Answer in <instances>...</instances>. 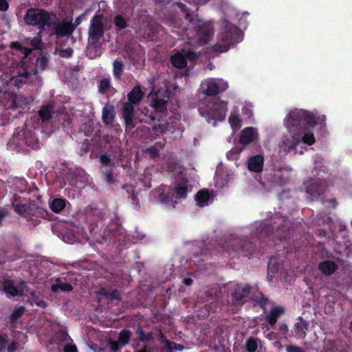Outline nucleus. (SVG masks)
Segmentation results:
<instances>
[{"label": "nucleus", "instance_id": "obj_1", "mask_svg": "<svg viewBox=\"0 0 352 352\" xmlns=\"http://www.w3.org/2000/svg\"><path fill=\"white\" fill-rule=\"evenodd\" d=\"M325 115H316L314 111L303 109L291 110L284 120V125L294 134L285 136L279 147L285 152L295 151L302 154L305 148L302 144L311 146L316 142L314 129L319 126L321 129L326 127Z\"/></svg>", "mask_w": 352, "mask_h": 352}, {"label": "nucleus", "instance_id": "obj_2", "mask_svg": "<svg viewBox=\"0 0 352 352\" xmlns=\"http://www.w3.org/2000/svg\"><path fill=\"white\" fill-rule=\"evenodd\" d=\"M177 8L184 16L183 23H186V36L189 40L188 45L197 47L208 44L213 38V25L210 21H202L197 18L194 12H190L186 6L182 3L177 5Z\"/></svg>", "mask_w": 352, "mask_h": 352}, {"label": "nucleus", "instance_id": "obj_3", "mask_svg": "<svg viewBox=\"0 0 352 352\" xmlns=\"http://www.w3.org/2000/svg\"><path fill=\"white\" fill-rule=\"evenodd\" d=\"M29 75L28 68L25 67V63L21 61L13 69L10 77L7 74L1 76L3 83L0 87V100L6 108L18 107L16 90L26 82Z\"/></svg>", "mask_w": 352, "mask_h": 352}, {"label": "nucleus", "instance_id": "obj_4", "mask_svg": "<svg viewBox=\"0 0 352 352\" xmlns=\"http://www.w3.org/2000/svg\"><path fill=\"white\" fill-rule=\"evenodd\" d=\"M243 38V32L237 27L227 19H223L217 34V43L212 47V51L217 54L226 52Z\"/></svg>", "mask_w": 352, "mask_h": 352}, {"label": "nucleus", "instance_id": "obj_5", "mask_svg": "<svg viewBox=\"0 0 352 352\" xmlns=\"http://www.w3.org/2000/svg\"><path fill=\"white\" fill-rule=\"evenodd\" d=\"M226 111L227 102L219 98H206L199 104V114L212 125H215L217 121L223 120Z\"/></svg>", "mask_w": 352, "mask_h": 352}, {"label": "nucleus", "instance_id": "obj_6", "mask_svg": "<svg viewBox=\"0 0 352 352\" xmlns=\"http://www.w3.org/2000/svg\"><path fill=\"white\" fill-rule=\"evenodd\" d=\"M191 190L187 181L182 180L177 183L173 189L162 186L156 190L155 197L163 204L176 207L177 204L186 199L188 192Z\"/></svg>", "mask_w": 352, "mask_h": 352}, {"label": "nucleus", "instance_id": "obj_7", "mask_svg": "<svg viewBox=\"0 0 352 352\" xmlns=\"http://www.w3.org/2000/svg\"><path fill=\"white\" fill-rule=\"evenodd\" d=\"M144 96L143 91L139 87H135L128 94L129 102L124 104L122 109V115L126 124L128 127L132 128L135 124V120L133 118V105L138 103Z\"/></svg>", "mask_w": 352, "mask_h": 352}, {"label": "nucleus", "instance_id": "obj_8", "mask_svg": "<svg viewBox=\"0 0 352 352\" xmlns=\"http://www.w3.org/2000/svg\"><path fill=\"white\" fill-rule=\"evenodd\" d=\"M54 16L43 10L32 8L27 11L25 22L28 25H38L40 28L50 25Z\"/></svg>", "mask_w": 352, "mask_h": 352}, {"label": "nucleus", "instance_id": "obj_9", "mask_svg": "<svg viewBox=\"0 0 352 352\" xmlns=\"http://www.w3.org/2000/svg\"><path fill=\"white\" fill-rule=\"evenodd\" d=\"M228 87V82L222 78H208L201 85L203 93L207 96H216L225 91Z\"/></svg>", "mask_w": 352, "mask_h": 352}, {"label": "nucleus", "instance_id": "obj_10", "mask_svg": "<svg viewBox=\"0 0 352 352\" xmlns=\"http://www.w3.org/2000/svg\"><path fill=\"white\" fill-rule=\"evenodd\" d=\"M169 89L168 86H166V90L155 91V89H153L150 93L149 99L156 113H164L166 111V104L169 98L167 91Z\"/></svg>", "mask_w": 352, "mask_h": 352}, {"label": "nucleus", "instance_id": "obj_11", "mask_svg": "<svg viewBox=\"0 0 352 352\" xmlns=\"http://www.w3.org/2000/svg\"><path fill=\"white\" fill-rule=\"evenodd\" d=\"M197 53L188 47H185L176 52L171 56L170 61L173 65L177 68H184L187 60H194L197 58Z\"/></svg>", "mask_w": 352, "mask_h": 352}, {"label": "nucleus", "instance_id": "obj_12", "mask_svg": "<svg viewBox=\"0 0 352 352\" xmlns=\"http://www.w3.org/2000/svg\"><path fill=\"white\" fill-rule=\"evenodd\" d=\"M13 144H16L17 146L22 148L23 144H28L33 148L38 147L35 138L31 131L21 130L17 135H14L13 138V143L9 142L8 146L10 149L12 148Z\"/></svg>", "mask_w": 352, "mask_h": 352}, {"label": "nucleus", "instance_id": "obj_13", "mask_svg": "<svg viewBox=\"0 0 352 352\" xmlns=\"http://www.w3.org/2000/svg\"><path fill=\"white\" fill-rule=\"evenodd\" d=\"M63 240L67 243H82L84 241L87 240V235L83 228L74 226L72 230H67L63 234Z\"/></svg>", "mask_w": 352, "mask_h": 352}, {"label": "nucleus", "instance_id": "obj_14", "mask_svg": "<svg viewBox=\"0 0 352 352\" xmlns=\"http://www.w3.org/2000/svg\"><path fill=\"white\" fill-rule=\"evenodd\" d=\"M326 189L327 186L324 182L318 179H310L304 184V190L305 192L314 197L319 196L320 194L323 193Z\"/></svg>", "mask_w": 352, "mask_h": 352}, {"label": "nucleus", "instance_id": "obj_15", "mask_svg": "<svg viewBox=\"0 0 352 352\" xmlns=\"http://www.w3.org/2000/svg\"><path fill=\"white\" fill-rule=\"evenodd\" d=\"M258 129L253 126H248L244 128L240 133L239 142L246 146L250 143L254 142L258 139Z\"/></svg>", "mask_w": 352, "mask_h": 352}, {"label": "nucleus", "instance_id": "obj_16", "mask_svg": "<svg viewBox=\"0 0 352 352\" xmlns=\"http://www.w3.org/2000/svg\"><path fill=\"white\" fill-rule=\"evenodd\" d=\"M102 19V16L100 14H96L93 19L89 30V38L91 40L97 39L103 34Z\"/></svg>", "mask_w": 352, "mask_h": 352}, {"label": "nucleus", "instance_id": "obj_17", "mask_svg": "<svg viewBox=\"0 0 352 352\" xmlns=\"http://www.w3.org/2000/svg\"><path fill=\"white\" fill-rule=\"evenodd\" d=\"M177 122L175 120H170V121L168 123H160L157 127L156 126H154L152 128V130L150 131V136L152 139L155 140V135L160 136V135H163L164 133L166 131H169L170 133H173L175 131V127Z\"/></svg>", "mask_w": 352, "mask_h": 352}, {"label": "nucleus", "instance_id": "obj_18", "mask_svg": "<svg viewBox=\"0 0 352 352\" xmlns=\"http://www.w3.org/2000/svg\"><path fill=\"white\" fill-rule=\"evenodd\" d=\"M250 290V287L248 285L237 286L232 294L233 303L235 305L241 304L248 296Z\"/></svg>", "mask_w": 352, "mask_h": 352}, {"label": "nucleus", "instance_id": "obj_19", "mask_svg": "<svg viewBox=\"0 0 352 352\" xmlns=\"http://www.w3.org/2000/svg\"><path fill=\"white\" fill-rule=\"evenodd\" d=\"M130 337L131 333L127 330H124L120 333L118 341L114 342L109 340L108 341V346L112 351H116L128 342Z\"/></svg>", "mask_w": 352, "mask_h": 352}, {"label": "nucleus", "instance_id": "obj_20", "mask_svg": "<svg viewBox=\"0 0 352 352\" xmlns=\"http://www.w3.org/2000/svg\"><path fill=\"white\" fill-rule=\"evenodd\" d=\"M3 287L5 292L12 296H21L24 294V283H22L19 287H17L12 280H5L3 283Z\"/></svg>", "mask_w": 352, "mask_h": 352}, {"label": "nucleus", "instance_id": "obj_21", "mask_svg": "<svg viewBox=\"0 0 352 352\" xmlns=\"http://www.w3.org/2000/svg\"><path fill=\"white\" fill-rule=\"evenodd\" d=\"M231 179V176L224 171L221 166L218 167L216 175L214 176L215 186L221 188L228 185V182Z\"/></svg>", "mask_w": 352, "mask_h": 352}, {"label": "nucleus", "instance_id": "obj_22", "mask_svg": "<svg viewBox=\"0 0 352 352\" xmlns=\"http://www.w3.org/2000/svg\"><path fill=\"white\" fill-rule=\"evenodd\" d=\"M264 157L262 155H256L248 161V169L252 172L259 173L263 170Z\"/></svg>", "mask_w": 352, "mask_h": 352}, {"label": "nucleus", "instance_id": "obj_23", "mask_svg": "<svg viewBox=\"0 0 352 352\" xmlns=\"http://www.w3.org/2000/svg\"><path fill=\"white\" fill-rule=\"evenodd\" d=\"M197 205L199 207H204L212 203L213 200V195L208 190H200L195 197Z\"/></svg>", "mask_w": 352, "mask_h": 352}, {"label": "nucleus", "instance_id": "obj_24", "mask_svg": "<svg viewBox=\"0 0 352 352\" xmlns=\"http://www.w3.org/2000/svg\"><path fill=\"white\" fill-rule=\"evenodd\" d=\"M61 338V343L60 344L63 346L64 352H77L76 346L73 344L72 340L69 336L64 331L59 333Z\"/></svg>", "mask_w": 352, "mask_h": 352}, {"label": "nucleus", "instance_id": "obj_25", "mask_svg": "<svg viewBox=\"0 0 352 352\" xmlns=\"http://www.w3.org/2000/svg\"><path fill=\"white\" fill-rule=\"evenodd\" d=\"M75 26L70 21L63 22L58 24L56 27V34L59 36H69L72 34Z\"/></svg>", "mask_w": 352, "mask_h": 352}, {"label": "nucleus", "instance_id": "obj_26", "mask_svg": "<svg viewBox=\"0 0 352 352\" xmlns=\"http://www.w3.org/2000/svg\"><path fill=\"white\" fill-rule=\"evenodd\" d=\"M28 201L21 198H16L12 203L13 208L16 212L24 216L25 214L28 211L29 206L27 204Z\"/></svg>", "mask_w": 352, "mask_h": 352}, {"label": "nucleus", "instance_id": "obj_27", "mask_svg": "<svg viewBox=\"0 0 352 352\" xmlns=\"http://www.w3.org/2000/svg\"><path fill=\"white\" fill-rule=\"evenodd\" d=\"M284 312V309L281 307H274L270 311V314L267 316L269 323L273 325L276 323L278 317H279Z\"/></svg>", "mask_w": 352, "mask_h": 352}, {"label": "nucleus", "instance_id": "obj_28", "mask_svg": "<svg viewBox=\"0 0 352 352\" xmlns=\"http://www.w3.org/2000/svg\"><path fill=\"white\" fill-rule=\"evenodd\" d=\"M66 201L61 198H55L50 203L52 210L56 213L60 212L65 207Z\"/></svg>", "mask_w": 352, "mask_h": 352}, {"label": "nucleus", "instance_id": "obj_29", "mask_svg": "<svg viewBox=\"0 0 352 352\" xmlns=\"http://www.w3.org/2000/svg\"><path fill=\"white\" fill-rule=\"evenodd\" d=\"M278 263L276 258H270L268 264V275L267 278L270 281L276 277V274L278 271Z\"/></svg>", "mask_w": 352, "mask_h": 352}, {"label": "nucleus", "instance_id": "obj_30", "mask_svg": "<svg viewBox=\"0 0 352 352\" xmlns=\"http://www.w3.org/2000/svg\"><path fill=\"white\" fill-rule=\"evenodd\" d=\"M114 108L111 105H107L103 109L102 118L107 124H109L113 120L114 118Z\"/></svg>", "mask_w": 352, "mask_h": 352}, {"label": "nucleus", "instance_id": "obj_31", "mask_svg": "<svg viewBox=\"0 0 352 352\" xmlns=\"http://www.w3.org/2000/svg\"><path fill=\"white\" fill-rule=\"evenodd\" d=\"M53 107V104L50 103L43 106L41 109L39 111V117L42 122H46L51 118Z\"/></svg>", "mask_w": 352, "mask_h": 352}, {"label": "nucleus", "instance_id": "obj_32", "mask_svg": "<svg viewBox=\"0 0 352 352\" xmlns=\"http://www.w3.org/2000/svg\"><path fill=\"white\" fill-rule=\"evenodd\" d=\"M336 265L331 261H324L320 265V270L326 274H331L336 270Z\"/></svg>", "mask_w": 352, "mask_h": 352}, {"label": "nucleus", "instance_id": "obj_33", "mask_svg": "<svg viewBox=\"0 0 352 352\" xmlns=\"http://www.w3.org/2000/svg\"><path fill=\"white\" fill-rule=\"evenodd\" d=\"M228 120L231 127L234 131L238 130L242 125L241 119L239 118V115L235 113H231Z\"/></svg>", "mask_w": 352, "mask_h": 352}, {"label": "nucleus", "instance_id": "obj_34", "mask_svg": "<svg viewBox=\"0 0 352 352\" xmlns=\"http://www.w3.org/2000/svg\"><path fill=\"white\" fill-rule=\"evenodd\" d=\"M183 347L179 344H177L174 342H170L168 340L164 342V345L163 346L164 352H176L177 351L182 350Z\"/></svg>", "mask_w": 352, "mask_h": 352}, {"label": "nucleus", "instance_id": "obj_35", "mask_svg": "<svg viewBox=\"0 0 352 352\" xmlns=\"http://www.w3.org/2000/svg\"><path fill=\"white\" fill-rule=\"evenodd\" d=\"M299 322L296 323V335L298 338H303L305 336L306 322L302 319H299Z\"/></svg>", "mask_w": 352, "mask_h": 352}, {"label": "nucleus", "instance_id": "obj_36", "mask_svg": "<svg viewBox=\"0 0 352 352\" xmlns=\"http://www.w3.org/2000/svg\"><path fill=\"white\" fill-rule=\"evenodd\" d=\"M164 145V140L159 141L157 142V148L155 146H152L146 149V153L151 157H155L159 151V148H162Z\"/></svg>", "mask_w": 352, "mask_h": 352}, {"label": "nucleus", "instance_id": "obj_37", "mask_svg": "<svg viewBox=\"0 0 352 352\" xmlns=\"http://www.w3.org/2000/svg\"><path fill=\"white\" fill-rule=\"evenodd\" d=\"M11 47L13 49H16L19 50L21 54H23V58H25L28 56V55L32 52V49L22 47L19 43H12L11 44Z\"/></svg>", "mask_w": 352, "mask_h": 352}, {"label": "nucleus", "instance_id": "obj_38", "mask_svg": "<svg viewBox=\"0 0 352 352\" xmlns=\"http://www.w3.org/2000/svg\"><path fill=\"white\" fill-rule=\"evenodd\" d=\"M60 289L62 291L64 292H69L72 289V287L70 284L66 283H60L57 285H53L52 286V290L54 292H56L58 289Z\"/></svg>", "mask_w": 352, "mask_h": 352}, {"label": "nucleus", "instance_id": "obj_39", "mask_svg": "<svg viewBox=\"0 0 352 352\" xmlns=\"http://www.w3.org/2000/svg\"><path fill=\"white\" fill-rule=\"evenodd\" d=\"M123 68V65L120 61L116 60L113 63V74L117 78H120Z\"/></svg>", "mask_w": 352, "mask_h": 352}, {"label": "nucleus", "instance_id": "obj_40", "mask_svg": "<svg viewBox=\"0 0 352 352\" xmlns=\"http://www.w3.org/2000/svg\"><path fill=\"white\" fill-rule=\"evenodd\" d=\"M32 300L39 307H46V303L43 300L42 297L40 295H37L36 293L32 294Z\"/></svg>", "mask_w": 352, "mask_h": 352}, {"label": "nucleus", "instance_id": "obj_41", "mask_svg": "<svg viewBox=\"0 0 352 352\" xmlns=\"http://www.w3.org/2000/svg\"><path fill=\"white\" fill-rule=\"evenodd\" d=\"M258 344L257 340L254 339H249L246 342L247 350L249 352H255L257 349Z\"/></svg>", "mask_w": 352, "mask_h": 352}, {"label": "nucleus", "instance_id": "obj_42", "mask_svg": "<svg viewBox=\"0 0 352 352\" xmlns=\"http://www.w3.org/2000/svg\"><path fill=\"white\" fill-rule=\"evenodd\" d=\"M114 23L118 29H123L126 27V21L120 15H117L115 17Z\"/></svg>", "mask_w": 352, "mask_h": 352}, {"label": "nucleus", "instance_id": "obj_43", "mask_svg": "<svg viewBox=\"0 0 352 352\" xmlns=\"http://www.w3.org/2000/svg\"><path fill=\"white\" fill-rule=\"evenodd\" d=\"M110 89V80L108 78H104L100 82L99 89L100 91L107 92Z\"/></svg>", "mask_w": 352, "mask_h": 352}, {"label": "nucleus", "instance_id": "obj_44", "mask_svg": "<svg viewBox=\"0 0 352 352\" xmlns=\"http://www.w3.org/2000/svg\"><path fill=\"white\" fill-rule=\"evenodd\" d=\"M252 104L250 103H245L242 109V112L244 115L247 116L248 117H251L252 114Z\"/></svg>", "mask_w": 352, "mask_h": 352}, {"label": "nucleus", "instance_id": "obj_45", "mask_svg": "<svg viewBox=\"0 0 352 352\" xmlns=\"http://www.w3.org/2000/svg\"><path fill=\"white\" fill-rule=\"evenodd\" d=\"M272 182L278 185H281L283 183L282 175H280V171H277V173L274 175V177L273 180H272Z\"/></svg>", "mask_w": 352, "mask_h": 352}, {"label": "nucleus", "instance_id": "obj_46", "mask_svg": "<svg viewBox=\"0 0 352 352\" xmlns=\"http://www.w3.org/2000/svg\"><path fill=\"white\" fill-rule=\"evenodd\" d=\"M41 39L39 36L34 37L30 40V43L34 48H39L41 46Z\"/></svg>", "mask_w": 352, "mask_h": 352}, {"label": "nucleus", "instance_id": "obj_47", "mask_svg": "<svg viewBox=\"0 0 352 352\" xmlns=\"http://www.w3.org/2000/svg\"><path fill=\"white\" fill-rule=\"evenodd\" d=\"M241 150H239L237 148H234L233 150H231L228 154L227 156L230 159H235L236 158L237 155L241 153Z\"/></svg>", "mask_w": 352, "mask_h": 352}, {"label": "nucleus", "instance_id": "obj_48", "mask_svg": "<svg viewBox=\"0 0 352 352\" xmlns=\"http://www.w3.org/2000/svg\"><path fill=\"white\" fill-rule=\"evenodd\" d=\"M23 311H24V309L22 307L16 309L13 311L12 318H17L20 317L23 314Z\"/></svg>", "mask_w": 352, "mask_h": 352}, {"label": "nucleus", "instance_id": "obj_49", "mask_svg": "<svg viewBox=\"0 0 352 352\" xmlns=\"http://www.w3.org/2000/svg\"><path fill=\"white\" fill-rule=\"evenodd\" d=\"M7 344V340L6 337L0 333V351L5 349Z\"/></svg>", "mask_w": 352, "mask_h": 352}, {"label": "nucleus", "instance_id": "obj_50", "mask_svg": "<svg viewBox=\"0 0 352 352\" xmlns=\"http://www.w3.org/2000/svg\"><path fill=\"white\" fill-rule=\"evenodd\" d=\"M100 162L104 166L109 165V163H110V157H109V156L107 155H102L100 157Z\"/></svg>", "mask_w": 352, "mask_h": 352}, {"label": "nucleus", "instance_id": "obj_51", "mask_svg": "<svg viewBox=\"0 0 352 352\" xmlns=\"http://www.w3.org/2000/svg\"><path fill=\"white\" fill-rule=\"evenodd\" d=\"M133 4V2L131 0H121V2L120 3V5L123 8H126L127 7L131 8Z\"/></svg>", "mask_w": 352, "mask_h": 352}, {"label": "nucleus", "instance_id": "obj_52", "mask_svg": "<svg viewBox=\"0 0 352 352\" xmlns=\"http://www.w3.org/2000/svg\"><path fill=\"white\" fill-rule=\"evenodd\" d=\"M72 52H73L72 50L70 48H68L65 50L60 51V53L62 56L69 57L72 56Z\"/></svg>", "mask_w": 352, "mask_h": 352}, {"label": "nucleus", "instance_id": "obj_53", "mask_svg": "<svg viewBox=\"0 0 352 352\" xmlns=\"http://www.w3.org/2000/svg\"><path fill=\"white\" fill-rule=\"evenodd\" d=\"M8 8V4L6 0H0V10H6Z\"/></svg>", "mask_w": 352, "mask_h": 352}, {"label": "nucleus", "instance_id": "obj_54", "mask_svg": "<svg viewBox=\"0 0 352 352\" xmlns=\"http://www.w3.org/2000/svg\"><path fill=\"white\" fill-rule=\"evenodd\" d=\"M105 181L107 182V183H111L113 182V177L111 175V174L110 173H108L106 175H105V178H104Z\"/></svg>", "mask_w": 352, "mask_h": 352}, {"label": "nucleus", "instance_id": "obj_55", "mask_svg": "<svg viewBox=\"0 0 352 352\" xmlns=\"http://www.w3.org/2000/svg\"><path fill=\"white\" fill-rule=\"evenodd\" d=\"M15 349H16L15 343H13L8 346V352H14Z\"/></svg>", "mask_w": 352, "mask_h": 352}, {"label": "nucleus", "instance_id": "obj_56", "mask_svg": "<svg viewBox=\"0 0 352 352\" xmlns=\"http://www.w3.org/2000/svg\"><path fill=\"white\" fill-rule=\"evenodd\" d=\"M184 283L186 285H190L192 283V280L190 278H185Z\"/></svg>", "mask_w": 352, "mask_h": 352}, {"label": "nucleus", "instance_id": "obj_57", "mask_svg": "<svg viewBox=\"0 0 352 352\" xmlns=\"http://www.w3.org/2000/svg\"><path fill=\"white\" fill-rule=\"evenodd\" d=\"M138 333H139V334H140V340H144V339H146V338H147L146 336H143V332H142V329H139V330H138Z\"/></svg>", "mask_w": 352, "mask_h": 352}, {"label": "nucleus", "instance_id": "obj_58", "mask_svg": "<svg viewBox=\"0 0 352 352\" xmlns=\"http://www.w3.org/2000/svg\"><path fill=\"white\" fill-rule=\"evenodd\" d=\"M84 16H85V14H83V15L79 16L78 19H76V25H78L80 24V23L81 22Z\"/></svg>", "mask_w": 352, "mask_h": 352}, {"label": "nucleus", "instance_id": "obj_59", "mask_svg": "<svg viewBox=\"0 0 352 352\" xmlns=\"http://www.w3.org/2000/svg\"><path fill=\"white\" fill-rule=\"evenodd\" d=\"M281 329L283 330V333H285V332L287 331V327H286V325L282 324L281 325Z\"/></svg>", "mask_w": 352, "mask_h": 352}, {"label": "nucleus", "instance_id": "obj_60", "mask_svg": "<svg viewBox=\"0 0 352 352\" xmlns=\"http://www.w3.org/2000/svg\"><path fill=\"white\" fill-rule=\"evenodd\" d=\"M197 1H198L197 3L204 4V3H206L208 0H197Z\"/></svg>", "mask_w": 352, "mask_h": 352}, {"label": "nucleus", "instance_id": "obj_61", "mask_svg": "<svg viewBox=\"0 0 352 352\" xmlns=\"http://www.w3.org/2000/svg\"><path fill=\"white\" fill-rule=\"evenodd\" d=\"M105 5H106V3L104 1H101L99 3L98 6L100 8V7H104Z\"/></svg>", "mask_w": 352, "mask_h": 352}, {"label": "nucleus", "instance_id": "obj_62", "mask_svg": "<svg viewBox=\"0 0 352 352\" xmlns=\"http://www.w3.org/2000/svg\"><path fill=\"white\" fill-rule=\"evenodd\" d=\"M274 346H276L278 349L281 348V344L279 342H278L274 343Z\"/></svg>", "mask_w": 352, "mask_h": 352}, {"label": "nucleus", "instance_id": "obj_63", "mask_svg": "<svg viewBox=\"0 0 352 352\" xmlns=\"http://www.w3.org/2000/svg\"><path fill=\"white\" fill-rule=\"evenodd\" d=\"M330 204H331V206H332V207H335V206H336V202H335V201H334V200H331V201H330Z\"/></svg>", "mask_w": 352, "mask_h": 352}, {"label": "nucleus", "instance_id": "obj_64", "mask_svg": "<svg viewBox=\"0 0 352 352\" xmlns=\"http://www.w3.org/2000/svg\"><path fill=\"white\" fill-rule=\"evenodd\" d=\"M174 23H175L176 26H178L179 28H181V25L179 24L177 21H175Z\"/></svg>", "mask_w": 352, "mask_h": 352}]
</instances>
